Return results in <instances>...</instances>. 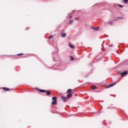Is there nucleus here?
I'll return each mask as SVG.
<instances>
[{"instance_id": "b1692460", "label": "nucleus", "mask_w": 128, "mask_h": 128, "mask_svg": "<svg viewBox=\"0 0 128 128\" xmlns=\"http://www.w3.org/2000/svg\"><path fill=\"white\" fill-rule=\"evenodd\" d=\"M110 46L112 47V45H110Z\"/></svg>"}, {"instance_id": "a211bd4d", "label": "nucleus", "mask_w": 128, "mask_h": 128, "mask_svg": "<svg viewBox=\"0 0 128 128\" xmlns=\"http://www.w3.org/2000/svg\"><path fill=\"white\" fill-rule=\"evenodd\" d=\"M112 24H113L112 21L109 22V24H110V26L112 25Z\"/></svg>"}, {"instance_id": "6e6552de", "label": "nucleus", "mask_w": 128, "mask_h": 128, "mask_svg": "<svg viewBox=\"0 0 128 128\" xmlns=\"http://www.w3.org/2000/svg\"><path fill=\"white\" fill-rule=\"evenodd\" d=\"M68 46L70 48H74V46L73 45H72L70 43L68 44Z\"/></svg>"}, {"instance_id": "9b49d317", "label": "nucleus", "mask_w": 128, "mask_h": 128, "mask_svg": "<svg viewBox=\"0 0 128 128\" xmlns=\"http://www.w3.org/2000/svg\"><path fill=\"white\" fill-rule=\"evenodd\" d=\"M39 92H46V90H40Z\"/></svg>"}, {"instance_id": "ddd939ff", "label": "nucleus", "mask_w": 128, "mask_h": 128, "mask_svg": "<svg viewBox=\"0 0 128 128\" xmlns=\"http://www.w3.org/2000/svg\"><path fill=\"white\" fill-rule=\"evenodd\" d=\"M72 89H68V90H67V93L68 94H72Z\"/></svg>"}, {"instance_id": "aec40b11", "label": "nucleus", "mask_w": 128, "mask_h": 128, "mask_svg": "<svg viewBox=\"0 0 128 128\" xmlns=\"http://www.w3.org/2000/svg\"><path fill=\"white\" fill-rule=\"evenodd\" d=\"M69 18H72V15L70 16Z\"/></svg>"}, {"instance_id": "412c9836", "label": "nucleus", "mask_w": 128, "mask_h": 128, "mask_svg": "<svg viewBox=\"0 0 128 128\" xmlns=\"http://www.w3.org/2000/svg\"><path fill=\"white\" fill-rule=\"evenodd\" d=\"M119 6H120V8H122L123 6H122V5H120H120H119Z\"/></svg>"}, {"instance_id": "f3484780", "label": "nucleus", "mask_w": 128, "mask_h": 128, "mask_svg": "<svg viewBox=\"0 0 128 128\" xmlns=\"http://www.w3.org/2000/svg\"><path fill=\"white\" fill-rule=\"evenodd\" d=\"M123 2L124 4H126L128 3V0H123Z\"/></svg>"}, {"instance_id": "20e7f679", "label": "nucleus", "mask_w": 128, "mask_h": 128, "mask_svg": "<svg viewBox=\"0 0 128 128\" xmlns=\"http://www.w3.org/2000/svg\"><path fill=\"white\" fill-rule=\"evenodd\" d=\"M61 36L62 38H66V33H63L62 34V32H61Z\"/></svg>"}, {"instance_id": "9d476101", "label": "nucleus", "mask_w": 128, "mask_h": 128, "mask_svg": "<svg viewBox=\"0 0 128 128\" xmlns=\"http://www.w3.org/2000/svg\"><path fill=\"white\" fill-rule=\"evenodd\" d=\"M57 102H56V100H53L52 102V104H56Z\"/></svg>"}, {"instance_id": "c85d7f7f", "label": "nucleus", "mask_w": 128, "mask_h": 128, "mask_svg": "<svg viewBox=\"0 0 128 128\" xmlns=\"http://www.w3.org/2000/svg\"><path fill=\"white\" fill-rule=\"evenodd\" d=\"M54 54V52L52 53V54Z\"/></svg>"}, {"instance_id": "f8f14e48", "label": "nucleus", "mask_w": 128, "mask_h": 128, "mask_svg": "<svg viewBox=\"0 0 128 128\" xmlns=\"http://www.w3.org/2000/svg\"><path fill=\"white\" fill-rule=\"evenodd\" d=\"M96 86H91V88H92V90H96Z\"/></svg>"}, {"instance_id": "6ab92c4d", "label": "nucleus", "mask_w": 128, "mask_h": 128, "mask_svg": "<svg viewBox=\"0 0 128 128\" xmlns=\"http://www.w3.org/2000/svg\"><path fill=\"white\" fill-rule=\"evenodd\" d=\"M22 54H24L20 53V54H18V56H22Z\"/></svg>"}, {"instance_id": "f03ea898", "label": "nucleus", "mask_w": 128, "mask_h": 128, "mask_svg": "<svg viewBox=\"0 0 128 128\" xmlns=\"http://www.w3.org/2000/svg\"><path fill=\"white\" fill-rule=\"evenodd\" d=\"M114 84H116L115 83L110 84L109 86H108L106 87V88H112V86H114Z\"/></svg>"}, {"instance_id": "423d86ee", "label": "nucleus", "mask_w": 128, "mask_h": 128, "mask_svg": "<svg viewBox=\"0 0 128 128\" xmlns=\"http://www.w3.org/2000/svg\"><path fill=\"white\" fill-rule=\"evenodd\" d=\"M2 90H6V92H8V90H10V88L6 87L2 88Z\"/></svg>"}, {"instance_id": "bb28decb", "label": "nucleus", "mask_w": 128, "mask_h": 128, "mask_svg": "<svg viewBox=\"0 0 128 128\" xmlns=\"http://www.w3.org/2000/svg\"><path fill=\"white\" fill-rule=\"evenodd\" d=\"M56 66H58V65Z\"/></svg>"}, {"instance_id": "dca6fc26", "label": "nucleus", "mask_w": 128, "mask_h": 128, "mask_svg": "<svg viewBox=\"0 0 128 128\" xmlns=\"http://www.w3.org/2000/svg\"><path fill=\"white\" fill-rule=\"evenodd\" d=\"M74 60V57H72V56H70V60Z\"/></svg>"}, {"instance_id": "cd10ccee", "label": "nucleus", "mask_w": 128, "mask_h": 128, "mask_svg": "<svg viewBox=\"0 0 128 128\" xmlns=\"http://www.w3.org/2000/svg\"><path fill=\"white\" fill-rule=\"evenodd\" d=\"M53 60H54V58H53Z\"/></svg>"}, {"instance_id": "2eb2a0df", "label": "nucleus", "mask_w": 128, "mask_h": 128, "mask_svg": "<svg viewBox=\"0 0 128 128\" xmlns=\"http://www.w3.org/2000/svg\"><path fill=\"white\" fill-rule=\"evenodd\" d=\"M52 100H56V96H54L52 98Z\"/></svg>"}, {"instance_id": "a878e982", "label": "nucleus", "mask_w": 128, "mask_h": 128, "mask_svg": "<svg viewBox=\"0 0 128 128\" xmlns=\"http://www.w3.org/2000/svg\"><path fill=\"white\" fill-rule=\"evenodd\" d=\"M120 18V17H118V18Z\"/></svg>"}, {"instance_id": "5701e85b", "label": "nucleus", "mask_w": 128, "mask_h": 128, "mask_svg": "<svg viewBox=\"0 0 128 128\" xmlns=\"http://www.w3.org/2000/svg\"><path fill=\"white\" fill-rule=\"evenodd\" d=\"M55 70H58V68H55Z\"/></svg>"}, {"instance_id": "f257e3e1", "label": "nucleus", "mask_w": 128, "mask_h": 128, "mask_svg": "<svg viewBox=\"0 0 128 128\" xmlns=\"http://www.w3.org/2000/svg\"><path fill=\"white\" fill-rule=\"evenodd\" d=\"M122 76H124L128 74V71H125L120 74Z\"/></svg>"}, {"instance_id": "1a4fd4ad", "label": "nucleus", "mask_w": 128, "mask_h": 128, "mask_svg": "<svg viewBox=\"0 0 128 128\" xmlns=\"http://www.w3.org/2000/svg\"><path fill=\"white\" fill-rule=\"evenodd\" d=\"M46 94L48 96H50V94H52V92L50 90H47V91L46 90Z\"/></svg>"}, {"instance_id": "4be33fe9", "label": "nucleus", "mask_w": 128, "mask_h": 128, "mask_svg": "<svg viewBox=\"0 0 128 128\" xmlns=\"http://www.w3.org/2000/svg\"><path fill=\"white\" fill-rule=\"evenodd\" d=\"M52 38V36H50L48 38Z\"/></svg>"}, {"instance_id": "39448f33", "label": "nucleus", "mask_w": 128, "mask_h": 128, "mask_svg": "<svg viewBox=\"0 0 128 128\" xmlns=\"http://www.w3.org/2000/svg\"><path fill=\"white\" fill-rule=\"evenodd\" d=\"M62 100H68L67 97H66L64 96H62Z\"/></svg>"}, {"instance_id": "393cba45", "label": "nucleus", "mask_w": 128, "mask_h": 128, "mask_svg": "<svg viewBox=\"0 0 128 128\" xmlns=\"http://www.w3.org/2000/svg\"><path fill=\"white\" fill-rule=\"evenodd\" d=\"M56 65H54V68H56Z\"/></svg>"}, {"instance_id": "7ed1b4c3", "label": "nucleus", "mask_w": 128, "mask_h": 128, "mask_svg": "<svg viewBox=\"0 0 128 128\" xmlns=\"http://www.w3.org/2000/svg\"><path fill=\"white\" fill-rule=\"evenodd\" d=\"M72 93H70V94H68L67 95V98H72Z\"/></svg>"}, {"instance_id": "4468645a", "label": "nucleus", "mask_w": 128, "mask_h": 128, "mask_svg": "<svg viewBox=\"0 0 128 128\" xmlns=\"http://www.w3.org/2000/svg\"><path fill=\"white\" fill-rule=\"evenodd\" d=\"M74 24V20H70L69 24Z\"/></svg>"}, {"instance_id": "0eeeda50", "label": "nucleus", "mask_w": 128, "mask_h": 128, "mask_svg": "<svg viewBox=\"0 0 128 128\" xmlns=\"http://www.w3.org/2000/svg\"><path fill=\"white\" fill-rule=\"evenodd\" d=\"M92 28L94 30H100V28L98 27H92Z\"/></svg>"}, {"instance_id": "c756f323", "label": "nucleus", "mask_w": 128, "mask_h": 128, "mask_svg": "<svg viewBox=\"0 0 128 128\" xmlns=\"http://www.w3.org/2000/svg\"><path fill=\"white\" fill-rule=\"evenodd\" d=\"M27 28L26 29V30Z\"/></svg>"}]
</instances>
